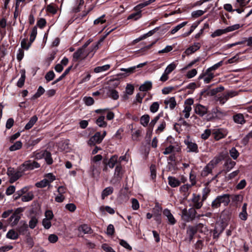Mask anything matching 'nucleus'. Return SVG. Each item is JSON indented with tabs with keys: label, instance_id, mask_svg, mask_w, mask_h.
I'll return each instance as SVG.
<instances>
[{
	"label": "nucleus",
	"instance_id": "a878e982",
	"mask_svg": "<svg viewBox=\"0 0 252 252\" xmlns=\"http://www.w3.org/2000/svg\"><path fill=\"white\" fill-rule=\"evenodd\" d=\"M78 230L79 231H82L84 234H91L93 230L91 227L86 224H83L78 227Z\"/></svg>",
	"mask_w": 252,
	"mask_h": 252
},
{
	"label": "nucleus",
	"instance_id": "a19ab883",
	"mask_svg": "<svg viewBox=\"0 0 252 252\" xmlns=\"http://www.w3.org/2000/svg\"><path fill=\"white\" fill-rule=\"evenodd\" d=\"M104 116H99L96 120V124L101 127H105L107 126V123L104 121Z\"/></svg>",
	"mask_w": 252,
	"mask_h": 252
},
{
	"label": "nucleus",
	"instance_id": "e433bc0d",
	"mask_svg": "<svg viewBox=\"0 0 252 252\" xmlns=\"http://www.w3.org/2000/svg\"><path fill=\"white\" fill-rule=\"evenodd\" d=\"M150 116L148 114H145L140 118V124L144 127L148 126L150 121Z\"/></svg>",
	"mask_w": 252,
	"mask_h": 252
},
{
	"label": "nucleus",
	"instance_id": "cd10ccee",
	"mask_svg": "<svg viewBox=\"0 0 252 252\" xmlns=\"http://www.w3.org/2000/svg\"><path fill=\"white\" fill-rule=\"evenodd\" d=\"M21 77L17 83V86L19 88H22L24 85L26 79V71L24 69L21 70Z\"/></svg>",
	"mask_w": 252,
	"mask_h": 252
},
{
	"label": "nucleus",
	"instance_id": "412c9836",
	"mask_svg": "<svg viewBox=\"0 0 252 252\" xmlns=\"http://www.w3.org/2000/svg\"><path fill=\"white\" fill-rule=\"evenodd\" d=\"M168 184L172 188H176L179 186L181 184V182L174 177L169 176L168 177Z\"/></svg>",
	"mask_w": 252,
	"mask_h": 252
},
{
	"label": "nucleus",
	"instance_id": "58836bf2",
	"mask_svg": "<svg viewBox=\"0 0 252 252\" xmlns=\"http://www.w3.org/2000/svg\"><path fill=\"white\" fill-rule=\"evenodd\" d=\"M45 93V90L42 86H39L37 89L36 93L32 97V100H34L41 95H42Z\"/></svg>",
	"mask_w": 252,
	"mask_h": 252
},
{
	"label": "nucleus",
	"instance_id": "393cba45",
	"mask_svg": "<svg viewBox=\"0 0 252 252\" xmlns=\"http://www.w3.org/2000/svg\"><path fill=\"white\" fill-rule=\"evenodd\" d=\"M233 120L237 124H243L246 122L244 115L241 113H238L233 115Z\"/></svg>",
	"mask_w": 252,
	"mask_h": 252
},
{
	"label": "nucleus",
	"instance_id": "774afa93",
	"mask_svg": "<svg viewBox=\"0 0 252 252\" xmlns=\"http://www.w3.org/2000/svg\"><path fill=\"white\" fill-rule=\"evenodd\" d=\"M211 88V86H207L206 88L203 89L200 93V95L201 97L203 96L206 97L207 96H210L209 91L210 88Z\"/></svg>",
	"mask_w": 252,
	"mask_h": 252
},
{
	"label": "nucleus",
	"instance_id": "473e14b6",
	"mask_svg": "<svg viewBox=\"0 0 252 252\" xmlns=\"http://www.w3.org/2000/svg\"><path fill=\"white\" fill-rule=\"evenodd\" d=\"M34 198V195L32 191L27 192L21 197V200L23 202H28L32 200Z\"/></svg>",
	"mask_w": 252,
	"mask_h": 252
},
{
	"label": "nucleus",
	"instance_id": "de8ad7c7",
	"mask_svg": "<svg viewBox=\"0 0 252 252\" xmlns=\"http://www.w3.org/2000/svg\"><path fill=\"white\" fill-rule=\"evenodd\" d=\"M162 207L159 206L158 203H157L155 208L153 209V215L154 217L159 216L161 215Z\"/></svg>",
	"mask_w": 252,
	"mask_h": 252
},
{
	"label": "nucleus",
	"instance_id": "49530a36",
	"mask_svg": "<svg viewBox=\"0 0 252 252\" xmlns=\"http://www.w3.org/2000/svg\"><path fill=\"white\" fill-rule=\"evenodd\" d=\"M110 65L105 64L101 66H97L94 68V72L95 73H99L101 72L108 70L110 68Z\"/></svg>",
	"mask_w": 252,
	"mask_h": 252
},
{
	"label": "nucleus",
	"instance_id": "bf43d9fd",
	"mask_svg": "<svg viewBox=\"0 0 252 252\" xmlns=\"http://www.w3.org/2000/svg\"><path fill=\"white\" fill-rule=\"evenodd\" d=\"M176 64L174 63H172L166 67L164 72H165L166 73L169 74L176 68Z\"/></svg>",
	"mask_w": 252,
	"mask_h": 252
},
{
	"label": "nucleus",
	"instance_id": "3c124183",
	"mask_svg": "<svg viewBox=\"0 0 252 252\" xmlns=\"http://www.w3.org/2000/svg\"><path fill=\"white\" fill-rule=\"evenodd\" d=\"M187 23L188 22H183L182 23L179 24L170 31V33L172 34H175L180 29L185 26L187 24Z\"/></svg>",
	"mask_w": 252,
	"mask_h": 252
},
{
	"label": "nucleus",
	"instance_id": "79ce46f5",
	"mask_svg": "<svg viewBox=\"0 0 252 252\" xmlns=\"http://www.w3.org/2000/svg\"><path fill=\"white\" fill-rule=\"evenodd\" d=\"M159 29V27H156L154 29L149 31L148 32H147L146 34H143V35L141 36L140 37V38L139 39V40H142L145 38H146L148 37H149L150 36H152L153 34H154L156 32H157L158 30Z\"/></svg>",
	"mask_w": 252,
	"mask_h": 252
},
{
	"label": "nucleus",
	"instance_id": "c756f323",
	"mask_svg": "<svg viewBox=\"0 0 252 252\" xmlns=\"http://www.w3.org/2000/svg\"><path fill=\"white\" fill-rule=\"evenodd\" d=\"M113 188L111 187H107L104 189L101 193V199H104L106 197L111 194L113 192Z\"/></svg>",
	"mask_w": 252,
	"mask_h": 252
},
{
	"label": "nucleus",
	"instance_id": "f3484780",
	"mask_svg": "<svg viewBox=\"0 0 252 252\" xmlns=\"http://www.w3.org/2000/svg\"><path fill=\"white\" fill-rule=\"evenodd\" d=\"M230 200L232 203L236 206H238V204L241 203L243 200V196L241 194H230Z\"/></svg>",
	"mask_w": 252,
	"mask_h": 252
},
{
	"label": "nucleus",
	"instance_id": "6e6d98bb",
	"mask_svg": "<svg viewBox=\"0 0 252 252\" xmlns=\"http://www.w3.org/2000/svg\"><path fill=\"white\" fill-rule=\"evenodd\" d=\"M55 77V74L53 70H50L48 71L45 76V78L47 82L52 81L54 79Z\"/></svg>",
	"mask_w": 252,
	"mask_h": 252
},
{
	"label": "nucleus",
	"instance_id": "dca6fc26",
	"mask_svg": "<svg viewBox=\"0 0 252 252\" xmlns=\"http://www.w3.org/2000/svg\"><path fill=\"white\" fill-rule=\"evenodd\" d=\"M185 144L187 146V148L189 149V152H194L197 153L199 152L198 145L195 143L191 141L185 140Z\"/></svg>",
	"mask_w": 252,
	"mask_h": 252
},
{
	"label": "nucleus",
	"instance_id": "f704fd0d",
	"mask_svg": "<svg viewBox=\"0 0 252 252\" xmlns=\"http://www.w3.org/2000/svg\"><path fill=\"white\" fill-rule=\"evenodd\" d=\"M58 145L59 149L61 151H65L66 152H67V149L68 148V143L67 140L59 142Z\"/></svg>",
	"mask_w": 252,
	"mask_h": 252
},
{
	"label": "nucleus",
	"instance_id": "c03bdc74",
	"mask_svg": "<svg viewBox=\"0 0 252 252\" xmlns=\"http://www.w3.org/2000/svg\"><path fill=\"white\" fill-rule=\"evenodd\" d=\"M229 154L231 158L234 160L237 159L240 155V153L235 147H232L229 150Z\"/></svg>",
	"mask_w": 252,
	"mask_h": 252
},
{
	"label": "nucleus",
	"instance_id": "a211bd4d",
	"mask_svg": "<svg viewBox=\"0 0 252 252\" xmlns=\"http://www.w3.org/2000/svg\"><path fill=\"white\" fill-rule=\"evenodd\" d=\"M22 169H20V166L18 167V170L15 171L13 175L12 176V178H10L9 182L10 183H13L16 182L17 180H18L23 175V174L25 172L24 171H22Z\"/></svg>",
	"mask_w": 252,
	"mask_h": 252
},
{
	"label": "nucleus",
	"instance_id": "39448f33",
	"mask_svg": "<svg viewBox=\"0 0 252 252\" xmlns=\"http://www.w3.org/2000/svg\"><path fill=\"white\" fill-rule=\"evenodd\" d=\"M118 156L117 155L112 156L109 159L107 157H105L102 160L103 164L108 165V167L111 169L113 168L116 164H118Z\"/></svg>",
	"mask_w": 252,
	"mask_h": 252
},
{
	"label": "nucleus",
	"instance_id": "1a4fd4ad",
	"mask_svg": "<svg viewBox=\"0 0 252 252\" xmlns=\"http://www.w3.org/2000/svg\"><path fill=\"white\" fill-rule=\"evenodd\" d=\"M193 203V207L196 209H199L201 208L203 205L202 198H201V196L199 194H196L193 193L192 194V198L191 199Z\"/></svg>",
	"mask_w": 252,
	"mask_h": 252
},
{
	"label": "nucleus",
	"instance_id": "72a5a7b5",
	"mask_svg": "<svg viewBox=\"0 0 252 252\" xmlns=\"http://www.w3.org/2000/svg\"><path fill=\"white\" fill-rule=\"evenodd\" d=\"M163 115V113L162 112L159 113L157 116H156L153 120H152L151 122L149 124V126H150V131L153 130V128L156 125V124L157 123V122L158 121L159 118L161 117H162Z\"/></svg>",
	"mask_w": 252,
	"mask_h": 252
},
{
	"label": "nucleus",
	"instance_id": "864d4df0",
	"mask_svg": "<svg viewBox=\"0 0 252 252\" xmlns=\"http://www.w3.org/2000/svg\"><path fill=\"white\" fill-rule=\"evenodd\" d=\"M22 146V142L20 141H18L10 147L9 150L11 151H14L21 149Z\"/></svg>",
	"mask_w": 252,
	"mask_h": 252
},
{
	"label": "nucleus",
	"instance_id": "5701e85b",
	"mask_svg": "<svg viewBox=\"0 0 252 252\" xmlns=\"http://www.w3.org/2000/svg\"><path fill=\"white\" fill-rule=\"evenodd\" d=\"M152 88V83L151 81H147L139 87V90L142 92H147Z\"/></svg>",
	"mask_w": 252,
	"mask_h": 252
},
{
	"label": "nucleus",
	"instance_id": "bb28decb",
	"mask_svg": "<svg viewBox=\"0 0 252 252\" xmlns=\"http://www.w3.org/2000/svg\"><path fill=\"white\" fill-rule=\"evenodd\" d=\"M247 203L243 204L242 212L239 214V218L243 220H246L248 218V213L247 212Z\"/></svg>",
	"mask_w": 252,
	"mask_h": 252
},
{
	"label": "nucleus",
	"instance_id": "7ed1b4c3",
	"mask_svg": "<svg viewBox=\"0 0 252 252\" xmlns=\"http://www.w3.org/2000/svg\"><path fill=\"white\" fill-rule=\"evenodd\" d=\"M40 167L39 163L35 160H29L25 161L20 165V169H22V171L28 170H32L35 168H38Z\"/></svg>",
	"mask_w": 252,
	"mask_h": 252
},
{
	"label": "nucleus",
	"instance_id": "f8f14e48",
	"mask_svg": "<svg viewBox=\"0 0 252 252\" xmlns=\"http://www.w3.org/2000/svg\"><path fill=\"white\" fill-rule=\"evenodd\" d=\"M102 140L103 137H101L100 132H96L90 138L88 144L91 146H95L96 144H100Z\"/></svg>",
	"mask_w": 252,
	"mask_h": 252
},
{
	"label": "nucleus",
	"instance_id": "9d476101",
	"mask_svg": "<svg viewBox=\"0 0 252 252\" xmlns=\"http://www.w3.org/2000/svg\"><path fill=\"white\" fill-rule=\"evenodd\" d=\"M215 77V75L212 72H208V69L202 72L198 77V79L201 80L203 79L205 83H209Z\"/></svg>",
	"mask_w": 252,
	"mask_h": 252
},
{
	"label": "nucleus",
	"instance_id": "0e129e2a",
	"mask_svg": "<svg viewBox=\"0 0 252 252\" xmlns=\"http://www.w3.org/2000/svg\"><path fill=\"white\" fill-rule=\"evenodd\" d=\"M83 101L87 106H91L94 103V99L91 96H85Z\"/></svg>",
	"mask_w": 252,
	"mask_h": 252
},
{
	"label": "nucleus",
	"instance_id": "338daca9",
	"mask_svg": "<svg viewBox=\"0 0 252 252\" xmlns=\"http://www.w3.org/2000/svg\"><path fill=\"white\" fill-rule=\"evenodd\" d=\"M196 88V84L194 82L190 83L186 87V89L191 90L190 91H189L188 92V94H192L193 91Z\"/></svg>",
	"mask_w": 252,
	"mask_h": 252
},
{
	"label": "nucleus",
	"instance_id": "4c0bfd02",
	"mask_svg": "<svg viewBox=\"0 0 252 252\" xmlns=\"http://www.w3.org/2000/svg\"><path fill=\"white\" fill-rule=\"evenodd\" d=\"M164 103L166 105L169 104V108L171 110L174 109L177 105L175 98L174 97H170L168 100H165L164 101Z\"/></svg>",
	"mask_w": 252,
	"mask_h": 252
},
{
	"label": "nucleus",
	"instance_id": "680f3d73",
	"mask_svg": "<svg viewBox=\"0 0 252 252\" xmlns=\"http://www.w3.org/2000/svg\"><path fill=\"white\" fill-rule=\"evenodd\" d=\"M159 107V105L158 102H154L150 106V110L153 113H156L158 111Z\"/></svg>",
	"mask_w": 252,
	"mask_h": 252
},
{
	"label": "nucleus",
	"instance_id": "052dcab7",
	"mask_svg": "<svg viewBox=\"0 0 252 252\" xmlns=\"http://www.w3.org/2000/svg\"><path fill=\"white\" fill-rule=\"evenodd\" d=\"M31 45L32 43L30 41L27 43V39L26 38H24L21 42L22 48L25 50H28Z\"/></svg>",
	"mask_w": 252,
	"mask_h": 252
},
{
	"label": "nucleus",
	"instance_id": "20e7f679",
	"mask_svg": "<svg viewBox=\"0 0 252 252\" xmlns=\"http://www.w3.org/2000/svg\"><path fill=\"white\" fill-rule=\"evenodd\" d=\"M228 134V131L224 128L213 129L212 138L215 141H219L225 138Z\"/></svg>",
	"mask_w": 252,
	"mask_h": 252
},
{
	"label": "nucleus",
	"instance_id": "8fccbe9b",
	"mask_svg": "<svg viewBox=\"0 0 252 252\" xmlns=\"http://www.w3.org/2000/svg\"><path fill=\"white\" fill-rule=\"evenodd\" d=\"M211 192V189L209 188L206 187L202 190V201H205L208 196L209 195Z\"/></svg>",
	"mask_w": 252,
	"mask_h": 252
},
{
	"label": "nucleus",
	"instance_id": "13d9d810",
	"mask_svg": "<svg viewBox=\"0 0 252 252\" xmlns=\"http://www.w3.org/2000/svg\"><path fill=\"white\" fill-rule=\"evenodd\" d=\"M199 23V22H198V23L193 24L192 25V26L190 27V30H189V31L188 32H185L183 34V36L184 37H185L189 36L194 31V30L197 28Z\"/></svg>",
	"mask_w": 252,
	"mask_h": 252
},
{
	"label": "nucleus",
	"instance_id": "f03ea898",
	"mask_svg": "<svg viewBox=\"0 0 252 252\" xmlns=\"http://www.w3.org/2000/svg\"><path fill=\"white\" fill-rule=\"evenodd\" d=\"M240 27V25L239 24H237L231 26H229L224 29H218L216 30L213 33H212L211 35V36L212 38H214L216 36H220L222 34L238 30Z\"/></svg>",
	"mask_w": 252,
	"mask_h": 252
},
{
	"label": "nucleus",
	"instance_id": "7c9ffc66",
	"mask_svg": "<svg viewBox=\"0 0 252 252\" xmlns=\"http://www.w3.org/2000/svg\"><path fill=\"white\" fill-rule=\"evenodd\" d=\"M38 118L36 115L32 116L29 121V122L26 124L25 126V129L29 130L31 129L34 124L37 122Z\"/></svg>",
	"mask_w": 252,
	"mask_h": 252
},
{
	"label": "nucleus",
	"instance_id": "09e8293b",
	"mask_svg": "<svg viewBox=\"0 0 252 252\" xmlns=\"http://www.w3.org/2000/svg\"><path fill=\"white\" fill-rule=\"evenodd\" d=\"M109 96L114 100H117L119 95L118 91L115 89H111L109 91Z\"/></svg>",
	"mask_w": 252,
	"mask_h": 252
},
{
	"label": "nucleus",
	"instance_id": "2eb2a0df",
	"mask_svg": "<svg viewBox=\"0 0 252 252\" xmlns=\"http://www.w3.org/2000/svg\"><path fill=\"white\" fill-rule=\"evenodd\" d=\"M201 47V44L199 42H195L193 45L189 47L185 51V53L188 55H190L199 50Z\"/></svg>",
	"mask_w": 252,
	"mask_h": 252
},
{
	"label": "nucleus",
	"instance_id": "69168bd1",
	"mask_svg": "<svg viewBox=\"0 0 252 252\" xmlns=\"http://www.w3.org/2000/svg\"><path fill=\"white\" fill-rule=\"evenodd\" d=\"M195 209V208L192 207L187 210L188 212L189 213V217H191L192 220H194L197 215V212Z\"/></svg>",
	"mask_w": 252,
	"mask_h": 252
},
{
	"label": "nucleus",
	"instance_id": "6e6552de",
	"mask_svg": "<svg viewBox=\"0 0 252 252\" xmlns=\"http://www.w3.org/2000/svg\"><path fill=\"white\" fill-rule=\"evenodd\" d=\"M218 114H221V112L219 107H215L211 111L208 110V114L206 115L205 119L207 121H213L218 118Z\"/></svg>",
	"mask_w": 252,
	"mask_h": 252
},
{
	"label": "nucleus",
	"instance_id": "423d86ee",
	"mask_svg": "<svg viewBox=\"0 0 252 252\" xmlns=\"http://www.w3.org/2000/svg\"><path fill=\"white\" fill-rule=\"evenodd\" d=\"M24 211V208L22 207H19L17 208L13 212L14 220L10 224V225L12 227L16 226L19 224V222L20 221V220L21 219V217L23 215L22 213Z\"/></svg>",
	"mask_w": 252,
	"mask_h": 252
},
{
	"label": "nucleus",
	"instance_id": "e2e57ef3",
	"mask_svg": "<svg viewBox=\"0 0 252 252\" xmlns=\"http://www.w3.org/2000/svg\"><path fill=\"white\" fill-rule=\"evenodd\" d=\"M221 205L220 202L217 197L212 202L211 209L214 210L219 208Z\"/></svg>",
	"mask_w": 252,
	"mask_h": 252
},
{
	"label": "nucleus",
	"instance_id": "c85d7f7f",
	"mask_svg": "<svg viewBox=\"0 0 252 252\" xmlns=\"http://www.w3.org/2000/svg\"><path fill=\"white\" fill-rule=\"evenodd\" d=\"M142 17V11H139L135 12H133L129 14L127 20H132L133 21H136Z\"/></svg>",
	"mask_w": 252,
	"mask_h": 252
},
{
	"label": "nucleus",
	"instance_id": "c9c22d12",
	"mask_svg": "<svg viewBox=\"0 0 252 252\" xmlns=\"http://www.w3.org/2000/svg\"><path fill=\"white\" fill-rule=\"evenodd\" d=\"M44 158L47 165H50L53 163V159L52 158L51 153L47 150H46Z\"/></svg>",
	"mask_w": 252,
	"mask_h": 252
},
{
	"label": "nucleus",
	"instance_id": "ddd939ff",
	"mask_svg": "<svg viewBox=\"0 0 252 252\" xmlns=\"http://www.w3.org/2000/svg\"><path fill=\"white\" fill-rule=\"evenodd\" d=\"M195 113L200 117H203L205 115L208 114V108L200 104H197L194 106Z\"/></svg>",
	"mask_w": 252,
	"mask_h": 252
},
{
	"label": "nucleus",
	"instance_id": "f257e3e1",
	"mask_svg": "<svg viewBox=\"0 0 252 252\" xmlns=\"http://www.w3.org/2000/svg\"><path fill=\"white\" fill-rule=\"evenodd\" d=\"M97 49L98 45H95L91 47V48H89V52H86L85 50L79 48L73 53L72 61L73 62H77L84 60L86 59L91 52L96 51Z\"/></svg>",
	"mask_w": 252,
	"mask_h": 252
},
{
	"label": "nucleus",
	"instance_id": "0eeeda50",
	"mask_svg": "<svg viewBox=\"0 0 252 252\" xmlns=\"http://www.w3.org/2000/svg\"><path fill=\"white\" fill-rule=\"evenodd\" d=\"M28 224L25 220H21L16 228L19 235H25L29 231Z\"/></svg>",
	"mask_w": 252,
	"mask_h": 252
},
{
	"label": "nucleus",
	"instance_id": "2f4dec72",
	"mask_svg": "<svg viewBox=\"0 0 252 252\" xmlns=\"http://www.w3.org/2000/svg\"><path fill=\"white\" fill-rule=\"evenodd\" d=\"M123 175V170L122 164L121 163H119V164L116 165L115 169V175L117 178H122Z\"/></svg>",
	"mask_w": 252,
	"mask_h": 252
},
{
	"label": "nucleus",
	"instance_id": "a18cd8bd",
	"mask_svg": "<svg viewBox=\"0 0 252 252\" xmlns=\"http://www.w3.org/2000/svg\"><path fill=\"white\" fill-rule=\"evenodd\" d=\"M213 129H206L204 130L203 133L201 134V138L205 140L209 138L211 136L212 137Z\"/></svg>",
	"mask_w": 252,
	"mask_h": 252
},
{
	"label": "nucleus",
	"instance_id": "ea45409f",
	"mask_svg": "<svg viewBox=\"0 0 252 252\" xmlns=\"http://www.w3.org/2000/svg\"><path fill=\"white\" fill-rule=\"evenodd\" d=\"M182 218L186 222L192 221L191 217H189V213L188 212L186 208L184 209L182 211Z\"/></svg>",
	"mask_w": 252,
	"mask_h": 252
},
{
	"label": "nucleus",
	"instance_id": "6ab92c4d",
	"mask_svg": "<svg viewBox=\"0 0 252 252\" xmlns=\"http://www.w3.org/2000/svg\"><path fill=\"white\" fill-rule=\"evenodd\" d=\"M246 42H247V46H252V36L249 37L248 39L245 38L244 40L229 44V46L230 47H232L238 45L245 44Z\"/></svg>",
	"mask_w": 252,
	"mask_h": 252
},
{
	"label": "nucleus",
	"instance_id": "5fc2aeb1",
	"mask_svg": "<svg viewBox=\"0 0 252 252\" xmlns=\"http://www.w3.org/2000/svg\"><path fill=\"white\" fill-rule=\"evenodd\" d=\"M37 35V27L34 26L30 34V42L32 44V43L34 41L36 36Z\"/></svg>",
	"mask_w": 252,
	"mask_h": 252
},
{
	"label": "nucleus",
	"instance_id": "4be33fe9",
	"mask_svg": "<svg viewBox=\"0 0 252 252\" xmlns=\"http://www.w3.org/2000/svg\"><path fill=\"white\" fill-rule=\"evenodd\" d=\"M6 238L11 239V240H16L19 237V234L18 232L16 231L15 229H10L9 230L6 235Z\"/></svg>",
	"mask_w": 252,
	"mask_h": 252
},
{
	"label": "nucleus",
	"instance_id": "b1692460",
	"mask_svg": "<svg viewBox=\"0 0 252 252\" xmlns=\"http://www.w3.org/2000/svg\"><path fill=\"white\" fill-rule=\"evenodd\" d=\"M46 150H36L33 152L32 156V157L34 158L35 159L39 160L44 158L45 157V154Z\"/></svg>",
	"mask_w": 252,
	"mask_h": 252
},
{
	"label": "nucleus",
	"instance_id": "aec40b11",
	"mask_svg": "<svg viewBox=\"0 0 252 252\" xmlns=\"http://www.w3.org/2000/svg\"><path fill=\"white\" fill-rule=\"evenodd\" d=\"M196 233V230L194 229L193 226H189L187 229V234L189 236V242H191L194 239L195 234Z\"/></svg>",
	"mask_w": 252,
	"mask_h": 252
},
{
	"label": "nucleus",
	"instance_id": "603ef678",
	"mask_svg": "<svg viewBox=\"0 0 252 252\" xmlns=\"http://www.w3.org/2000/svg\"><path fill=\"white\" fill-rule=\"evenodd\" d=\"M100 211L101 212L106 211L111 215L115 213V210L112 208L108 206H102L100 207Z\"/></svg>",
	"mask_w": 252,
	"mask_h": 252
},
{
	"label": "nucleus",
	"instance_id": "9b49d317",
	"mask_svg": "<svg viewBox=\"0 0 252 252\" xmlns=\"http://www.w3.org/2000/svg\"><path fill=\"white\" fill-rule=\"evenodd\" d=\"M236 164V162L232 160L231 158H228L223 165V169L221 172L224 174L227 173L235 166Z\"/></svg>",
	"mask_w": 252,
	"mask_h": 252
},
{
	"label": "nucleus",
	"instance_id": "37998d69",
	"mask_svg": "<svg viewBox=\"0 0 252 252\" xmlns=\"http://www.w3.org/2000/svg\"><path fill=\"white\" fill-rule=\"evenodd\" d=\"M38 223V219L35 216H32L29 221L28 226L31 229H34Z\"/></svg>",
	"mask_w": 252,
	"mask_h": 252
},
{
	"label": "nucleus",
	"instance_id": "4d7b16f0",
	"mask_svg": "<svg viewBox=\"0 0 252 252\" xmlns=\"http://www.w3.org/2000/svg\"><path fill=\"white\" fill-rule=\"evenodd\" d=\"M49 185V181L47 179H43L41 181L36 183L35 186L37 188H42L46 187Z\"/></svg>",
	"mask_w": 252,
	"mask_h": 252
},
{
	"label": "nucleus",
	"instance_id": "4468645a",
	"mask_svg": "<svg viewBox=\"0 0 252 252\" xmlns=\"http://www.w3.org/2000/svg\"><path fill=\"white\" fill-rule=\"evenodd\" d=\"M220 203L223 204L224 207L227 206L230 202V196L229 194H223L217 196Z\"/></svg>",
	"mask_w": 252,
	"mask_h": 252
}]
</instances>
